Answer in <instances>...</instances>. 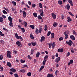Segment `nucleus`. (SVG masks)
<instances>
[{
    "mask_svg": "<svg viewBox=\"0 0 77 77\" xmlns=\"http://www.w3.org/2000/svg\"><path fill=\"white\" fill-rule=\"evenodd\" d=\"M71 52L72 53H74V50L72 49H71Z\"/></svg>",
    "mask_w": 77,
    "mask_h": 77,
    "instance_id": "61",
    "label": "nucleus"
},
{
    "mask_svg": "<svg viewBox=\"0 0 77 77\" xmlns=\"http://www.w3.org/2000/svg\"><path fill=\"white\" fill-rule=\"evenodd\" d=\"M2 17L3 18H4V19H5V18H6V16L4 15H2Z\"/></svg>",
    "mask_w": 77,
    "mask_h": 77,
    "instance_id": "56",
    "label": "nucleus"
},
{
    "mask_svg": "<svg viewBox=\"0 0 77 77\" xmlns=\"http://www.w3.org/2000/svg\"><path fill=\"white\" fill-rule=\"evenodd\" d=\"M46 60H44L43 61V63H42V64L43 65H45V62H46Z\"/></svg>",
    "mask_w": 77,
    "mask_h": 77,
    "instance_id": "47",
    "label": "nucleus"
},
{
    "mask_svg": "<svg viewBox=\"0 0 77 77\" xmlns=\"http://www.w3.org/2000/svg\"><path fill=\"white\" fill-rule=\"evenodd\" d=\"M51 34V31H49L47 34V36H49Z\"/></svg>",
    "mask_w": 77,
    "mask_h": 77,
    "instance_id": "46",
    "label": "nucleus"
},
{
    "mask_svg": "<svg viewBox=\"0 0 77 77\" xmlns=\"http://www.w3.org/2000/svg\"><path fill=\"white\" fill-rule=\"evenodd\" d=\"M48 58V55H46L44 58V60L47 61V59Z\"/></svg>",
    "mask_w": 77,
    "mask_h": 77,
    "instance_id": "22",
    "label": "nucleus"
},
{
    "mask_svg": "<svg viewBox=\"0 0 77 77\" xmlns=\"http://www.w3.org/2000/svg\"><path fill=\"white\" fill-rule=\"evenodd\" d=\"M20 62L21 63H24V62H25V60H20Z\"/></svg>",
    "mask_w": 77,
    "mask_h": 77,
    "instance_id": "59",
    "label": "nucleus"
},
{
    "mask_svg": "<svg viewBox=\"0 0 77 77\" xmlns=\"http://www.w3.org/2000/svg\"><path fill=\"white\" fill-rule=\"evenodd\" d=\"M38 6L40 8H42V5L41 3H39L38 4Z\"/></svg>",
    "mask_w": 77,
    "mask_h": 77,
    "instance_id": "21",
    "label": "nucleus"
},
{
    "mask_svg": "<svg viewBox=\"0 0 77 77\" xmlns=\"http://www.w3.org/2000/svg\"><path fill=\"white\" fill-rule=\"evenodd\" d=\"M28 3L29 5H32V4H31V2H30L28 1Z\"/></svg>",
    "mask_w": 77,
    "mask_h": 77,
    "instance_id": "63",
    "label": "nucleus"
},
{
    "mask_svg": "<svg viewBox=\"0 0 77 77\" xmlns=\"http://www.w3.org/2000/svg\"><path fill=\"white\" fill-rule=\"evenodd\" d=\"M10 70L11 71H12V72H16V70L14 68L11 69H10Z\"/></svg>",
    "mask_w": 77,
    "mask_h": 77,
    "instance_id": "15",
    "label": "nucleus"
},
{
    "mask_svg": "<svg viewBox=\"0 0 77 77\" xmlns=\"http://www.w3.org/2000/svg\"><path fill=\"white\" fill-rule=\"evenodd\" d=\"M7 63V66H9V67H12V65H11V63L9 62H8Z\"/></svg>",
    "mask_w": 77,
    "mask_h": 77,
    "instance_id": "12",
    "label": "nucleus"
},
{
    "mask_svg": "<svg viewBox=\"0 0 77 77\" xmlns=\"http://www.w3.org/2000/svg\"><path fill=\"white\" fill-rule=\"evenodd\" d=\"M73 63V60H70L69 63H68V65H70V64H72Z\"/></svg>",
    "mask_w": 77,
    "mask_h": 77,
    "instance_id": "23",
    "label": "nucleus"
},
{
    "mask_svg": "<svg viewBox=\"0 0 77 77\" xmlns=\"http://www.w3.org/2000/svg\"><path fill=\"white\" fill-rule=\"evenodd\" d=\"M70 55V53L68 52L66 56L67 57H68V56H69Z\"/></svg>",
    "mask_w": 77,
    "mask_h": 77,
    "instance_id": "54",
    "label": "nucleus"
},
{
    "mask_svg": "<svg viewBox=\"0 0 77 77\" xmlns=\"http://www.w3.org/2000/svg\"><path fill=\"white\" fill-rule=\"evenodd\" d=\"M72 21V19H71V18L69 17H67V22H70V21Z\"/></svg>",
    "mask_w": 77,
    "mask_h": 77,
    "instance_id": "14",
    "label": "nucleus"
},
{
    "mask_svg": "<svg viewBox=\"0 0 77 77\" xmlns=\"http://www.w3.org/2000/svg\"><path fill=\"white\" fill-rule=\"evenodd\" d=\"M12 3H13V5L14 6H16V2L14 1H13L12 2Z\"/></svg>",
    "mask_w": 77,
    "mask_h": 77,
    "instance_id": "45",
    "label": "nucleus"
},
{
    "mask_svg": "<svg viewBox=\"0 0 77 77\" xmlns=\"http://www.w3.org/2000/svg\"><path fill=\"white\" fill-rule=\"evenodd\" d=\"M40 15L41 17H44V11L42 10V13L40 14Z\"/></svg>",
    "mask_w": 77,
    "mask_h": 77,
    "instance_id": "25",
    "label": "nucleus"
},
{
    "mask_svg": "<svg viewBox=\"0 0 77 77\" xmlns=\"http://www.w3.org/2000/svg\"><path fill=\"white\" fill-rule=\"evenodd\" d=\"M59 41H62V40H63V38L62 37H61L59 39Z\"/></svg>",
    "mask_w": 77,
    "mask_h": 77,
    "instance_id": "53",
    "label": "nucleus"
},
{
    "mask_svg": "<svg viewBox=\"0 0 77 77\" xmlns=\"http://www.w3.org/2000/svg\"><path fill=\"white\" fill-rule=\"evenodd\" d=\"M68 32V31H66V32H64V34L65 35H67V33H66V32Z\"/></svg>",
    "mask_w": 77,
    "mask_h": 77,
    "instance_id": "58",
    "label": "nucleus"
},
{
    "mask_svg": "<svg viewBox=\"0 0 77 77\" xmlns=\"http://www.w3.org/2000/svg\"><path fill=\"white\" fill-rule=\"evenodd\" d=\"M27 75L28 77H30L32 75V73L30 72H29L27 73Z\"/></svg>",
    "mask_w": 77,
    "mask_h": 77,
    "instance_id": "33",
    "label": "nucleus"
},
{
    "mask_svg": "<svg viewBox=\"0 0 77 77\" xmlns=\"http://www.w3.org/2000/svg\"><path fill=\"white\" fill-rule=\"evenodd\" d=\"M7 54H11V52L9 51H8L7 52Z\"/></svg>",
    "mask_w": 77,
    "mask_h": 77,
    "instance_id": "37",
    "label": "nucleus"
},
{
    "mask_svg": "<svg viewBox=\"0 0 77 77\" xmlns=\"http://www.w3.org/2000/svg\"><path fill=\"white\" fill-rule=\"evenodd\" d=\"M23 25L24 27H27V23L26 22H24Z\"/></svg>",
    "mask_w": 77,
    "mask_h": 77,
    "instance_id": "19",
    "label": "nucleus"
},
{
    "mask_svg": "<svg viewBox=\"0 0 77 77\" xmlns=\"http://www.w3.org/2000/svg\"><path fill=\"white\" fill-rule=\"evenodd\" d=\"M60 57H58L55 60V62H56V63H58V62L60 61Z\"/></svg>",
    "mask_w": 77,
    "mask_h": 77,
    "instance_id": "6",
    "label": "nucleus"
},
{
    "mask_svg": "<svg viewBox=\"0 0 77 77\" xmlns=\"http://www.w3.org/2000/svg\"><path fill=\"white\" fill-rule=\"evenodd\" d=\"M23 17L24 18H26V15H27V13L25 12L24 11H23Z\"/></svg>",
    "mask_w": 77,
    "mask_h": 77,
    "instance_id": "5",
    "label": "nucleus"
},
{
    "mask_svg": "<svg viewBox=\"0 0 77 77\" xmlns=\"http://www.w3.org/2000/svg\"><path fill=\"white\" fill-rule=\"evenodd\" d=\"M14 76L15 77H18V75L17 74L15 73L14 74Z\"/></svg>",
    "mask_w": 77,
    "mask_h": 77,
    "instance_id": "57",
    "label": "nucleus"
},
{
    "mask_svg": "<svg viewBox=\"0 0 77 77\" xmlns=\"http://www.w3.org/2000/svg\"><path fill=\"white\" fill-rule=\"evenodd\" d=\"M29 27H31V28H32V29H35V26L33 25H30L29 26Z\"/></svg>",
    "mask_w": 77,
    "mask_h": 77,
    "instance_id": "27",
    "label": "nucleus"
},
{
    "mask_svg": "<svg viewBox=\"0 0 77 77\" xmlns=\"http://www.w3.org/2000/svg\"><path fill=\"white\" fill-rule=\"evenodd\" d=\"M65 36V39H68V35H66Z\"/></svg>",
    "mask_w": 77,
    "mask_h": 77,
    "instance_id": "51",
    "label": "nucleus"
},
{
    "mask_svg": "<svg viewBox=\"0 0 77 77\" xmlns=\"http://www.w3.org/2000/svg\"><path fill=\"white\" fill-rule=\"evenodd\" d=\"M33 15L35 17H37L38 16V14L36 13H33Z\"/></svg>",
    "mask_w": 77,
    "mask_h": 77,
    "instance_id": "30",
    "label": "nucleus"
},
{
    "mask_svg": "<svg viewBox=\"0 0 77 77\" xmlns=\"http://www.w3.org/2000/svg\"><path fill=\"white\" fill-rule=\"evenodd\" d=\"M43 41H45V37L44 36H42L41 37V40H40L41 42H42Z\"/></svg>",
    "mask_w": 77,
    "mask_h": 77,
    "instance_id": "7",
    "label": "nucleus"
},
{
    "mask_svg": "<svg viewBox=\"0 0 77 77\" xmlns=\"http://www.w3.org/2000/svg\"><path fill=\"white\" fill-rule=\"evenodd\" d=\"M39 30H42V26H41L39 27Z\"/></svg>",
    "mask_w": 77,
    "mask_h": 77,
    "instance_id": "60",
    "label": "nucleus"
},
{
    "mask_svg": "<svg viewBox=\"0 0 77 77\" xmlns=\"http://www.w3.org/2000/svg\"><path fill=\"white\" fill-rule=\"evenodd\" d=\"M66 43L67 44H68L69 45V46H71L72 44V42L71 41V40H69V42L66 41Z\"/></svg>",
    "mask_w": 77,
    "mask_h": 77,
    "instance_id": "3",
    "label": "nucleus"
},
{
    "mask_svg": "<svg viewBox=\"0 0 77 77\" xmlns=\"http://www.w3.org/2000/svg\"><path fill=\"white\" fill-rule=\"evenodd\" d=\"M35 32L36 34H39V29L38 28H36Z\"/></svg>",
    "mask_w": 77,
    "mask_h": 77,
    "instance_id": "16",
    "label": "nucleus"
},
{
    "mask_svg": "<svg viewBox=\"0 0 77 77\" xmlns=\"http://www.w3.org/2000/svg\"><path fill=\"white\" fill-rule=\"evenodd\" d=\"M7 57H8L9 58H11L12 56H11V54H7Z\"/></svg>",
    "mask_w": 77,
    "mask_h": 77,
    "instance_id": "29",
    "label": "nucleus"
},
{
    "mask_svg": "<svg viewBox=\"0 0 77 77\" xmlns=\"http://www.w3.org/2000/svg\"><path fill=\"white\" fill-rule=\"evenodd\" d=\"M37 18L39 20H41V19H42V17L40 15L38 16Z\"/></svg>",
    "mask_w": 77,
    "mask_h": 77,
    "instance_id": "35",
    "label": "nucleus"
},
{
    "mask_svg": "<svg viewBox=\"0 0 77 77\" xmlns=\"http://www.w3.org/2000/svg\"><path fill=\"white\" fill-rule=\"evenodd\" d=\"M3 17H0V22H1V23H3Z\"/></svg>",
    "mask_w": 77,
    "mask_h": 77,
    "instance_id": "40",
    "label": "nucleus"
},
{
    "mask_svg": "<svg viewBox=\"0 0 77 77\" xmlns=\"http://www.w3.org/2000/svg\"><path fill=\"white\" fill-rule=\"evenodd\" d=\"M16 38L17 39H20L21 41H23V39L21 36H18V34L16 33L15 34Z\"/></svg>",
    "mask_w": 77,
    "mask_h": 77,
    "instance_id": "1",
    "label": "nucleus"
},
{
    "mask_svg": "<svg viewBox=\"0 0 77 77\" xmlns=\"http://www.w3.org/2000/svg\"><path fill=\"white\" fill-rule=\"evenodd\" d=\"M2 12L3 14H8V12L6 11L5 10H3L2 11Z\"/></svg>",
    "mask_w": 77,
    "mask_h": 77,
    "instance_id": "32",
    "label": "nucleus"
},
{
    "mask_svg": "<svg viewBox=\"0 0 77 77\" xmlns=\"http://www.w3.org/2000/svg\"><path fill=\"white\" fill-rule=\"evenodd\" d=\"M67 1L72 6H73V4H72V1L71 0H67Z\"/></svg>",
    "mask_w": 77,
    "mask_h": 77,
    "instance_id": "8",
    "label": "nucleus"
},
{
    "mask_svg": "<svg viewBox=\"0 0 77 77\" xmlns=\"http://www.w3.org/2000/svg\"><path fill=\"white\" fill-rule=\"evenodd\" d=\"M58 3L59 4V5H60L63 4V3H62V1L60 0H59L58 1Z\"/></svg>",
    "mask_w": 77,
    "mask_h": 77,
    "instance_id": "18",
    "label": "nucleus"
},
{
    "mask_svg": "<svg viewBox=\"0 0 77 77\" xmlns=\"http://www.w3.org/2000/svg\"><path fill=\"white\" fill-rule=\"evenodd\" d=\"M9 26L10 27H13L14 25H13V23H12V22L10 21V23H9Z\"/></svg>",
    "mask_w": 77,
    "mask_h": 77,
    "instance_id": "20",
    "label": "nucleus"
},
{
    "mask_svg": "<svg viewBox=\"0 0 77 77\" xmlns=\"http://www.w3.org/2000/svg\"><path fill=\"white\" fill-rule=\"evenodd\" d=\"M8 20L12 22V20L13 18L11 17V16H9L8 17Z\"/></svg>",
    "mask_w": 77,
    "mask_h": 77,
    "instance_id": "10",
    "label": "nucleus"
},
{
    "mask_svg": "<svg viewBox=\"0 0 77 77\" xmlns=\"http://www.w3.org/2000/svg\"><path fill=\"white\" fill-rule=\"evenodd\" d=\"M56 46V43L54 42H53L52 44V48H54Z\"/></svg>",
    "mask_w": 77,
    "mask_h": 77,
    "instance_id": "24",
    "label": "nucleus"
},
{
    "mask_svg": "<svg viewBox=\"0 0 77 77\" xmlns=\"http://www.w3.org/2000/svg\"><path fill=\"white\" fill-rule=\"evenodd\" d=\"M72 46L73 47V48H75V44L73 43L72 45Z\"/></svg>",
    "mask_w": 77,
    "mask_h": 77,
    "instance_id": "55",
    "label": "nucleus"
},
{
    "mask_svg": "<svg viewBox=\"0 0 77 77\" xmlns=\"http://www.w3.org/2000/svg\"><path fill=\"white\" fill-rule=\"evenodd\" d=\"M0 42L2 44H3V45H4V44H5V42L3 40H1L0 41Z\"/></svg>",
    "mask_w": 77,
    "mask_h": 77,
    "instance_id": "39",
    "label": "nucleus"
},
{
    "mask_svg": "<svg viewBox=\"0 0 77 77\" xmlns=\"http://www.w3.org/2000/svg\"><path fill=\"white\" fill-rule=\"evenodd\" d=\"M69 14H70V15H71L72 17H74V14H72V13H71V12H69Z\"/></svg>",
    "mask_w": 77,
    "mask_h": 77,
    "instance_id": "38",
    "label": "nucleus"
},
{
    "mask_svg": "<svg viewBox=\"0 0 77 77\" xmlns=\"http://www.w3.org/2000/svg\"><path fill=\"white\" fill-rule=\"evenodd\" d=\"M33 51H34L33 50H31V54H32L33 53Z\"/></svg>",
    "mask_w": 77,
    "mask_h": 77,
    "instance_id": "64",
    "label": "nucleus"
},
{
    "mask_svg": "<svg viewBox=\"0 0 77 77\" xmlns=\"http://www.w3.org/2000/svg\"><path fill=\"white\" fill-rule=\"evenodd\" d=\"M57 25H58V23L57 22H54V23L53 24L54 27H56Z\"/></svg>",
    "mask_w": 77,
    "mask_h": 77,
    "instance_id": "17",
    "label": "nucleus"
},
{
    "mask_svg": "<svg viewBox=\"0 0 77 77\" xmlns=\"http://www.w3.org/2000/svg\"><path fill=\"white\" fill-rule=\"evenodd\" d=\"M36 7V4H32V8H35Z\"/></svg>",
    "mask_w": 77,
    "mask_h": 77,
    "instance_id": "41",
    "label": "nucleus"
},
{
    "mask_svg": "<svg viewBox=\"0 0 77 77\" xmlns=\"http://www.w3.org/2000/svg\"><path fill=\"white\" fill-rule=\"evenodd\" d=\"M30 38L32 39H34L33 35H32V33L30 34Z\"/></svg>",
    "mask_w": 77,
    "mask_h": 77,
    "instance_id": "13",
    "label": "nucleus"
},
{
    "mask_svg": "<svg viewBox=\"0 0 77 77\" xmlns=\"http://www.w3.org/2000/svg\"><path fill=\"white\" fill-rule=\"evenodd\" d=\"M70 38L71 39H72L73 41H74L75 40V37L73 35H71L70 36Z\"/></svg>",
    "mask_w": 77,
    "mask_h": 77,
    "instance_id": "9",
    "label": "nucleus"
},
{
    "mask_svg": "<svg viewBox=\"0 0 77 77\" xmlns=\"http://www.w3.org/2000/svg\"><path fill=\"white\" fill-rule=\"evenodd\" d=\"M52 46V43H50L49 44V48H51V46Z\"/></svg>",
    "mask_w": 77,
    "mask_h": 77,
    "instance_id": "36",
    "label": "nucleus"
},
{
    "mask_svg": "<svg viewBox=\"0 0 77 77\" xmlns=\"http://www.w3.org/2000/svg\"><path fill=\"white\" fill-rule=\"evenodd\" d=\"M61 19H62V20H63L64 19V16L63 15V14L61 15Z\"/></svg>",
    "mask_w": 77,
    "mask_h": 77,
    "instance_id": "52",
    "label": "nucleus"
},
{
    "mask_svg": "<svg viewBox=\"0 0 77 77\" xmlns=\"http://www.w3.org/2000/svg\"><path fill=\"white\" fill-rule=\"evenodd\" d=\"M59 74V71L58 70H56L55 71V75L56 76H57V75Z\"/></svg>",
    "mask_w": 77,
    "mask_h": 77,
    "instance_id": "34",
    "label": "nucleus"
},
{
    "mask_svg": "<svg viewBox=\"0 0 77 77\" xmlns=\"http://www.w3.org/2000/svg\"><path fill=\"white\" fill-rule=\"evenodd\" d=\"M40 55V53L39 52H38L36 54V57H38L39 56V55Z\"/></svg>",
    "mask_w": 77,
    "mask_h": 77,
    "instance_id": "26",
    "label": "nucleus"
},
{
    "mask_svg": "<svg viewBox=\"0 0 77 77\" xmlns=\"http://www.w3.org/2000/svg\"><path fill=\"white\" fill-rule=\"evenodd\" d=\"M63 51V48L60 49V52H61V53H62Z\"/></svg>",
    "mask_w": 77,
    "mask_h": 77,
    "instance_id": "62",
    "label": "nucleus"
},
{
    "mask_svg": "<svg viewBox=\"0 0 77 77\" xmlns=\"http://www.w3.org/2000/svg\"><path fill=\"white\" fill-rule=\"evenodd\" d=\"M4 9L7 12H9V10H8V8H6L4 7Z\"/></svg>",
    "mask_w": 77,
    "mask_h": 77,
    "instance_id": "50",
    "label": "nucleus"
},
{
    "mask_svg": "<svg viewBox=\"0 0 77 77\" xmlns=\"http://www.w3.org/2000/svg\"><path fill=\"white\" fill-rule=\"evenodd\" d=\"M44 30L45 31H47V26L46 25H45V26Z\"/></svg>",
    "mask_w": 77,
    "mask_h": 77,
    "instance_id": "43",
    "label": "nucleus"
},
{
    "mask_svg": "<svg viewBox=\"0 0 77 77\" xmlns=\"http://www.w3.org/2000/svg\"><path fill=\"white\" fill-rule=\"evenodd\" d=\"M31 44L33 46H35V45H36V42H32L31 43Z\"/></svg>",
    "mask_w": 77,
    "mask_h": 77,
    "instance_id": "31",
    "label": "nucleus"
},
{
    "mask_svg": "<svg viewBox=\"0 0 77 77\" xmlns=\"http://www.w3.org/2000/svg\"><path fill=\"white\" fill-rule=\"evenodd\" d=\"M51 15L53 19H56V15L54 14V13H52Z\"/></svg>",
    "mask_w": 77,
    "mask_h": 77,
    "instance_id": "4",
    "label": "nucleus"
},
{
    "mask_svg": "<svg viewBox=\"0 0 77 77\" xmlns=\"http://www.w3.org/2000/svg\"><path fill=\"white\" fill-rule=\"evenodd\" d=\"M20 71L22 72H25V70L24 69H21L20 70Z\"/></svg>",
    "mask_w": 77,
    "mask_h": 77,
    "instance_id": "44",
    "label": "nucleus"
},
{
    "mask_svg": "<svg viewBox=\"0 0 77 77\" xmlns=\"http://www.w3.org/2000/svg\"><path fill=\"white\" fill-rule=\"evenodd\" d=\"M21 30H22L23 33H24V32H25V29L24 28H21Z\"/></svg>",
    "mask_w": 77,
    "mask_h": 77,
    "instance_id": "42",
    "label": "nucleus"
},
{
    "mask_svg": "<svg viewBox=\"0 0 77 77\" xmlns=\"http://www.w3.org/2000/svg\"><path fill=\"white\" fill-rule=\"evenodd\" d=\"M16 44L17 45H18V47H20V48H21L23 45L21 44V42L19 41H17V42Z\"/></svg>",
    "mask_w": 77,
    "mask_h": 77,
    "instance_id": "2",
    "label": "nucleus"
},
{
    "mask_svg": "<svg viewBox=\"0 0 77 77\" xmlns=\"http://www.w3.org/2000/svg\"><path fill=\"white\" fill-rule=\"evenodd\" d=\"M66 9L67 10H69L70 8V6L69 4H67L66 5Z\"/></svg>",
    "mask_w": 77,
    "mask_h": 77,
    "instance_id": "11",
    "label": "nucleus"
},
{
    "mask_svg": "<svg viewBox=\"0 0 77 77\" xmlns=\"http://www.w3.org/2000/svg\"><path fill=\"white\" fill-rule=\"evenodd\" d=\"M43 68H44V66H42L40 68V70H41L42 69H43Z\"/></svg>",
    "mask_w": 77,
    "mask_h": 77,
    "instance_id": "48",
    "label": "nucleus"
},
{
    "mask_svg": "<svg viewBox=\"0 0 77 77\" xmlns=\"http://www.w3.org/2000/svg\"><path fill=\"white\" fill-rule=\"evenodd\" d=\"M51 35L52 36L51 37V38H54V34L53 33H51Z\"/></svg>",
    "mask_w": 77,
    "mask_h": 77,
    "instance_id": "28",
    "label": "nucleus"
},
{
    "mask_svg": "<svg viewBox=\"0 0 77 77\" xmlns=\"http://www.w3.org/2000/svg\"><path fill=\"white\" fill-rule=\"evenodd\" d=\"M3 55H1L0 56V60H3Z\"/></svg>",
    "mask_w": 77,
    "mask_h": 77,
    "instance_id": "49",
    "label": "nucleus"
}]
</instances>
